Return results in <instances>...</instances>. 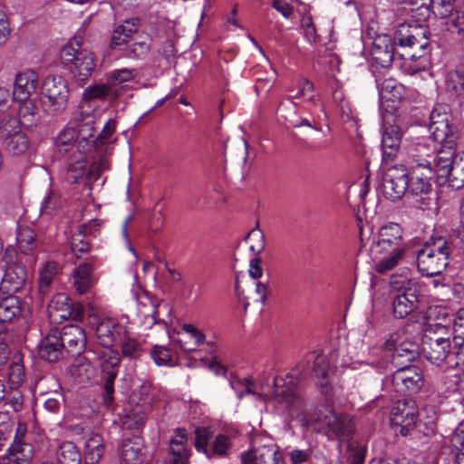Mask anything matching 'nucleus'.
Instances as JSON below:
<instances>
[{
  "instance_id": "nucleus-31",
  "label": "nucleus",
  "mask_w": 464,
  "mask_h": 464,
  "mask_svg": "<svg viewBox=\"0 0 464 464\" xmlns=\"http://www.w3.org/2000/svg\"><path fill=\"white\" fill-rule=\"evenodd\" d=\"M179 335L180 348L185 352L195 351L206 339L205 334L190 324H183Z\"/></svg>"
},
{
  "instance_id": "nucleus-35",
  "label": "nucleus",
  "mask_w": 464,
  "mask_h": 464,
  "mask_svg": "<svg viewBox=\"0 0 464 464\" xmlns=\"http://www.w3.org/2000/svg\"><path fill=\"white\" fill-rule=\"evenodd\" d=\"M86 461L96 464L104 454L103 438L99 433L92 432L85 441Z\"/></svg>"
},
{
  "instance_id": "nucleus-49",
  "label": "nucleus",
  "mask_w": 464,
  "mask_h": 464,
  "mask_svg": "<svg viewBox=\"0 0 464 464\" xmlns=\"http://www.w3.org/2000/svg\"><path fill=\"white\" fill-rule=\"evenodd\" d=\"M213 432L209 428L198 427L195 430V441L194 446L197 451L206 454L208 458H210L208 443L212 439Z\"/></svg>"
},
{
  "instance_id": "nucleus-17",
  "label": "nucleus",
  "mask_w": 464,
  "mask_h": 464,
  "mask_svg": "<svg viewBox=\"0 0 464 464\" xmlns=\"http://www.w3.org/2000/svg\"><path fill=\"white\" fill-rule=\"evenodd\" d=\"M437 144L429 139H423L411 144L407 150L406 169H430L433 154Z\"/></svg>"
},
{
  "instance_id": "nucleus-54",
  "label": "nucleus",
  "mask_w": 464,
  "mask_h": 464,
  "mask_svg": "<svg viewBox=\"0 0 464 464\" xmlns=\"http://www.w3.org/2000/svg\"><path fill=\"white\" fill-rule=\"evenodd\" d=\"M121 342V353L124 357L135 359L140 356L142 347L140 343L134 338L124 335Z\"/></svg>"
},
{
  "instance_id": "nucleus-42",
  "label": "nucleus",
  "mask_w": 464,
  "mask_h": 464,
  "mask_svg": "<svg viewBox=\"0 0 464 464\" xmlns=\"http://www.w3.org/2000/svg\"><path fill=\"white\" fill-rule=\"evenodd\" d=\"M403 86L394 79H385L380 85V95L387 101L396 102L402 97Z\"/></svg>"
},
{
  "instance_id": "nucleus-61",
  "label": "nucleus",
  "mask_w": 464,
  "mask_h": 464,
  "mask_svg": "<svg viewBox=\"0 0 464 464\" xmlns=\"http://www.w3.org/2000/svg\"><path fill=\"white\" fill-rule=\"evenodd\" d=\"M8 379L14 385L24 382L25 378L24 366L21 362H13L8 368Z\"/></svg>"
},
{
  "instance_id": "nucleus-59",
  "label": "nucleus",
  "mask_w": 464,
  "mask_h": 464,
  "mask_svg": "<svg viewBox=\"0 0 464 464\" xmlns=\"http://www.w3.org/2000/svg\"><path fill=\"white\" fill-rule=\"evenodd\" d=\"M111 92L107 84H93L83 91L82 99L84 102H90L95 99H104Z\"/></svg>"
},
{
  "instance_id": "nucleus-7",
  "label": "nucleus",
  "mask_w": 464,
  "mask_h": 464,
  "mask_svg": "<svg viewBox=\"0 0 464 464\" xmlns=\"http://www.w3.org/2000/svg\"><path fill=\"white\" fill-rule=\"evenodd\" d=\"M42 106L46 114L62 115L67 109L70 90L67 81L58 75H48L42 85Z\"/></svg>"
},
{
  "instance_id": "nucleus-47",
  "label": "nucleus",
  "mask_w": 464,
  "mask_h": 464,
  "mask_svg": "<svg viewBox=\"0 0 464 464\" xmlns=\"http://www.w3.org/2000/svg\"><path fill=\"white\" fill-rule=\"evenodd\" d=\"M99 359L102 374H109L110 372L118 373L120 366V354L118 352L112 350L104 351Z\"/></svg>"
},
{
  "instance_id": "nucleus-30",
  "label": "nucleus",
  "mask_w": 464,
  "mask_h": 464,
  "mask_svg": "<svg viewBox=\"0 0 464 464\" xmlns=\"http://www.w3.org/2000/svg\"><path fill=\"white\" fill-rule=\"evenodd\" d=\"M21 311V300L18 296L0 292V326L6 330L4 324L12 321Z\"/></svg>"
},
{
  "instance_id": "nucleus-46",
  "label": "nucleus",
  "mask_w": 464,
  "mask_h": 464,
  "mask_svg": "<svg viewBox=\"0 0 464 464\" xmlns=\"http://www.w3.org/2000/svg\"><path fill=\"white\" fill-rule=\"evenodd\" d=\"M150 50V44L149 42H135L124 47L122 55L128 59L143 60L149 54Z\"/></svg>"
},
{
  "instance_id": "nucleus-3",
  "label": "nucleus",
  "mask_w": 464,
  "mask_h": 464,
  "mask_svg": "<svg viewBox=\"0 0 464 464\" xmlns=\"http://www.w3.org/2000/svg\"><path fill=\"white\" fill-rule=\"evenodd\" d=\"M372 251L382 256L374 265L376 272L385 274L393 269L405 252L403 229L401 225L394 222L383 225L379 230Z\"/></svg>"
},
{
  "instance_id": "nucleus-29",
  "label": "nucleus",
  "mask_w": 464,
  "mask_h": 464,
  "mask_svg": "<svg viewBox=\"0 0 464 464\" xmlns=\"http://www.w3.org/2000/svg\"><path fill=\"white\" fill-rule=\"evenodd\" d=\"M430 140L436 144H453L457 143L458 131L456 126L451 124V121L430 124Z\"/></svg>"
},
{
  "instance_id": "nucleus-48",
  "label": "nucleus",
  "mask_w": 464,
  "mask_h": 464,
  "mask_svg": "<svg viewBox=\"0 0 464 464\" xmlns=\"http://www.w3.org/2000/svg\"><path fill=\"white\" fill-rule=\"evenodd\" d=\"M6 150L14 155L24 154L29 148V139L22 130L3 145Z\"/></svg>"
},
{
  "instance_id": "nucleus-56",
  "label": "nucleus",
  "mask_w": 464,
  "mask_h": 464,
  "mask_svg": "<svg viewBox=\"0 0 464 464\" xmlns=\"http://www.w3.org/2000/svg\"><path fill=\"white\" fill-rule=\"evenodd\" d=\"M231 445V440L227 435L218 434L209 448L210 458L213 456H227Z\"/></svg>"
},
{
  "instance_id": "nucleus-63",
  "label": "nucleus",
  "mask_w": 464,
  "mask_h": 464,
  "mask_svg": "<svg viewBox=\"0 0 464 464\" xmlns=\"http://www.w3.org/2000/svg\"><path fill=\"white\" fill-rule=\"evenodd\" d=\"M140 26V19L139 17H132L125 20L122 24L118 25L116 28L128 41L138 31Z\"/></svg>"
},
{
  "instance_id": "nucleus-8",
  "label": "nucleus",
  "mask_w": 464,
  "mask_h": 464,
  "mask_svg": "<svg viewBox=\"0 0 464 464\" xmlns=\"http://www.w3.org/2000/svg\"><path fill=\"white\" fill-rule=\"evenodd\" d=\"M1 262L4 263L5 274L0 283V292L14 295L22 291L26 285L27 271L18 252L11 246L6 247Z\"/></svg>"
},
{
  "instance_id": "nucleus-62",
  "label": "nucleus",
  "mask_w": 464,
  "mask_h": 464,
  "mask_svg": "<svg viewBox=\"0 0 464 464\" xmlns=\"http://www.w3.org/2000/svg\"><path fill=\"white\" fill-rule=\"evenodd\" d=\"M451 121L449 106L437 104L430 114V124H436L438 121L446 122Z\"/></svg>"
},
{
  "instance_id": "nucleus-11",
  "label": "nucleus",
  "mask_w": 464,
  "mask_h": 464,
  "mask_svg": "<svg viewBox=\"0 0 464 464\" xmlns=\"http://www.w3.org/2000/svg\"><path fill=\"white\" fill-rule=\"evenodd\" d=\"M420 290L416 284L410 280L403 281L394 287L391 294L392 310L394 318L404 319L418 307Z\"/></svg>"
},
{
  "instance_id": "nucleus-15",
  "label": "nucleus",
  "mask_w": 464,
  "mask_h": 464,
  "mask_svg": "<svg viewBox=\"0 0 464 464\" xmlns=\"http://www.w3.org/2000/svg\"><path fill=\"white\" fill-rule=\"evenodd\" d=\"M408 183L404 165L390 168L383 176V196L392 202L400 200L408 192Z\"/></svg>"
},
{
  "instance_id": "nucleus-39",
  "label": "nucleus",
  "mask_w": 464,
  "mask_h": 464,
  "mask_svg": "<svg viewBox=\"0 0 464 464\" xmlns=\"http://www.w3.org/2000/svg\"><path fill=\"white\" fill-rule=\"evenodd\" d=\"M21 125V121L15 116L5 115L1 118L0 140L3 145L22 130Z\"/></svg>"
},
{
  "instance_id": "nucleus-51",
  "label": "nucleus",
  "mask_w": 464,
  "mask_h": 464,
  "mask_svg": "<svg viewBox=\"0 0 464 464\" xmlns=\"http://www.w3.org/2000/svg\"><path fill=\"white\" fill-rule=\"evenodd\" d=\"M450 321L452 324V335L455 346L461 345L464 341V308L459 309Z\"/></svg>"
},
{
  "instance_id": "nucleus-55",
  "label": "nucleus",
  "mask_w": 464,
  "mask_h": 464,
  "mask_svg": "<svg viewBox=\"0 0 464 464\" xmlns=\"http://www.w3.org/2000/svg\"><path fill=\"white\" fill-rule=\"evenodd\" d=\"M455 3L456 0L432 1L430 11H431L436 17L444 19L455 11Z\"/></svg>"
},
{
  "instance_id": "nucleus-18",
  "label": "nucleus",
  "mask_w": 464,
  "mask_h": 464,
  "mask_svg": "<svg viewBox=\"0 0 464 464\" xmlns=\"http://www.w3.org/2000/svg\"><path fill=\"white\" fill-rule=\"evenodd\" d=\"M56 334L60 335L61 343L64 346L65 353L72 355L81 354L86 346V334L78 324H67L63 328H53Z\"/></svg>"
},
{
  "instance_id": "nucleus-4",
  "label": "nucleus",
  "mask_w": 464,
  "mask_h": 464,
  "mask_svg": "<svg viewBox=\"0 0 464 464\" xmlns=\"http://www.w3.org/2000/svg\"><path fill=\"white\" fill-rule=\"evenodd\" d=\"M453 244L443 237H431L417 252V266L427 277L440 275L449 266Z\"/></svg>"
},
{
  "instance_id": "nucleus-21",
  "label": "nucleus",
  "mask_w": 464,
  "mask_h": 464,
  "mask_svg": "<svg viewBox=\"0 0 464 464\" xmlns=\"http://www.w3.org/2000/svg\"><path fill=\"white\" fill-rule=\"evenodd\" d=\"M188 432L184 428H178L169 440L168 458L170 464H189L192 455L188 444Z\"/></svg>"
},
{
  "instance_id": "nucleus-57",
  "label": "nucleus",
  "mask_w": 464,
  "mask_h": 464,
  "mask_svg": "<svg viewBox=\"0 0 464 464\" xmlns=\"http://www.w3.org/2000/svg\"><path fill=\"white\" fill-rule=\"evenodd\" d=\"M150 356L158 366L169 365L173 360L172 352L167 346L155 345Z\"/></svg>"
},
{
  "instance_id": "nucleus-40",
  "label": "nucleus",
  "mask_w": 464,
  "mask_h": 464,
  "mask_svg": "<svg viewBox=\"0 0 464 464\" xmlns=\"http://www.w3.org/2000/svg\"><path fill=\"white\" fill-rule=\"evenodd\" d=\"M415 46L419 47L418 52L415 51L411 53H407L409 58L412 61V64H411L412 73L429 70L431 65L430 56L429 52L427 51L429 47V43L427 42V44L425 45L424 48H420L419 44H415Z\"/></svg>"
},
{
  "instance_id": "nucleus-38",
  "label": "nucleus",
  "mask_w": 464,
  "mask_h": 464,
  "mask_svg": "<svg viewBox=\"0 0 464 464\" xmlns=\"http://www.w3.org/2000/svg\"><path fill=\"white\" fill-rule=\"evenodd\" d=\"M446 21V30L464 42V8H458L450 14Z\"/></svg>"
},
{
  "instance_id": "nucleus-53",
  "label": "nucleus",
  "mask_w": 464,
  "mask_h": 464,
  "mask_svg": "<svg viewBox=\"0 0 464 464\" xmlns=\"http://www.w3.org/2000/svg\"><path fill=\"white\" fill-rule=\"evenodd\" d=\"M246 241L249 244V249L255 255H259L265 249V235L258 227L252 229L247 234Z\"/></svg>"
},
{
  "instance_id": "nucleus-43",
  "label": "nucleus",
  "mask_w": 464,
  "mask_h": 464,
  "mask_svg": "<svg viewBox=\"0 0 464 464\" xmlns=\"http://www.w3.org/2000/svg\"><path fill=\"white\" fill-rule=\"evenodd\" d=\"M446 90L451 97L464 95V74L458 71L450 72L446 77Z\"/></svg>"
},
{
  "instance_id": "nucleus-37",
  "label": "nucleus",
  "mask_w": 464,
  "mask_h": 464,
  "mask_svg": "<svg viewBox=\"0 0 464 464\" xmlns=\"http://www.w3.org/2000/svg\"><path fill=\"white\" fill-rule=\"evenodd\" d=\"M58 464H82V454L72 441H63L57 451Z\"/></svg>"
},
{
  "instance_id": "nucleus-50",
  "label": "nucleus",
  "mask_w": 464,
  "mask_h": 464,
  "mask_svg": "<svg viewBox=\"0 0 464 464\" xmlns=\"http://www.w3.org/2000/svg\"><path fill=\"white\" fill-rule=\"evenodd\" d=\"M116 124L115 120L109 119L99 135L92 140V148L99 150L102 146L108 144L116 130Z\"/></svg>"
},
{
  "instance_id": "nucleus-6",
  "label": "nucleus",
  "mask_w": 464,
  "mask_h": 464,
  "mask_svg": "<svg viewBox=\"0 0 464 464\" xmlns=\"http://www.w3.org/2000/svg\"><path fill=\"white\" fill-rule=\"evenodd\" d=\"M424 383L423 371L419 366L396 369L383 379V386L387 391L402 396L419 393Z\"/></svg>"
},
{
  "instance_id": "nucleus-10",
  "label": "nucleus",
  "mask_w": 464,
  "mask_h": 464,
  "mask_svg": "<svg viewBox=\"0 0 464 464\" xmlns=\"http://www.w3.org/2000/svg\"><path fill=\"white\" fill-rule=\"evenodd\" d=\"M408 183V194L412 198V203L419 208H429L432 201L431 179L435 178L429 168L406 169Z\"/></svg>"
},
{
  "instance_id": "nucleus-33",
  "label": "nucleus",
  "mask_w": 464,
  "mask_h": 464,
  "mask_svg": "<svg viewBox=\"0 0 464 464\" xmlns=\"http://www.w3.org/2000/svg\"><path fill=\"white\" fill-rule=\"evenodd\" d=\"M7 464H31L34 458V447L30 443H12L7 450Z\"/></svg>"
},
{
  "instance_id": "nucleus-16",
  "label": "nucleus",
  "mask_w": 464,
  "mask_h": 464,
  "mask_svg": "<svg viewBox=\"0 0 464 464\" xmlns=\"http://www.w3.org/2000/svg\"><path fill=\"white\" fill-rule=\"evenodd\" d=\"M456 148L457 143L436 146V152L431 158L430 170L440 185L446 183L450 168L457 158Z\"/></svg>"
},
{
  "instance_id": "nucleus-19",
  "label": "nucleus",
  "mask_w": 464,
  "mask_h": 464,
  "mask_svg": "<svg viewBox=\"0 0 464 464\" xmlns=\"http://www.w3.org/2000/svg\"><path fill=\"white\" fill-rule=\"evenodd\" d=\"M95 334L100 344L110 348L123 339L127 334V329L117 319L107 317L97 324Z\"/></svg>"
},
{
  "instance_id": "nucleus-32",
  "label": "nucleus",
  "mask_w": 464,
  "mask_h": 464,
  "mask_svg": "<svg viewBox=\"0 0 464 464\" xmlns=\"http://www.w3.org/2000/svg\"><path fill=\"white\" fill-rule=\"evenodd\" d=\"M16 245L19 250V256H32L38 247L39 242L36 233L31 227L20 226L17 228Z\"/></svg>"
},
{
  "instance_id": "nucleus-25",
  "label": "nucleus",
  "mask_w": 464,
  "mask_h": 464,
  "mask_svg": "<svg viewBox=\"0 0 464 464\" xmlns=\"http://www.w3.org/2000/svg\"><path fill=\"white\" fill-rule=\"evenodd\" d=\"M60 338L62 337L56 334L54 329H51L37 345L39 357L49 362L59 361L65 353Z\"/></svg>"
},
{
  "instance_id": "nucleus-14",
  "label": "nucleus",
  "mask_w": 464,
  "mask_h": 464,
  "mask_svg": "<svg viewBox=\"0 0 464 464\" xmlns=\"http://www.w3.org/2000/svg\"><path fill=\"white\" fill-rule=\"evenodd\" d=\"M421 353L430 363L441 366L451 353L450 336H439L436 332L433 334H425L422 339Z\"/></svg>"
},
{
  "instance_id": "nucleus-60",
  "label": "nucleus",
  "mask_w": 464,
  "mask_h": 464,
  "mask_svg": "<svg viewBox=\"0 0 464 464\" xmlns=\"http://www.w3.org/2000/svg\"><path fill=\"white\" fill-rule=\"evenodd\" d=\"M95 128L93 117L87 121L81 123L78 128L77 139L92 147V140L94 138Z\"/></svg>"
},
{
  "instance_id": "nucleus-52",
  "label": "nucleus",
  "mask_w": 464,
  "mask_h": 464,
  "mask_svg": "<svg viewBox=\"0 0 464 464\" xmlns=\"http://www.w3.org/2000/svg\"><path fill=\"white\" fill-rule=\"evenodd\" d=\"M347 464H364L367 449L365 446L350 441L347 446Z\"/></svg>"
},
{
  "instance_id": "nucleus-41",
  "label": "nucleus",
  "mask_w": 464,
  "mask_h": 464,
  "mask_svg": "<svg viewBox=\"0 0 464 464\" xmlns=\"http://www.w3.org/2000/svg\"><path fill=\"white\" fill-rule=\"evenodd\" d=\"M87 225L83 224L79 227L78 232L72 236L71 249L77 257L90 251L91 244L87 239Z\"/></svg>"
},
{
  "instance_id": "nucleus-2",
  "label": "nucleus",
  "mask_w": 464,
  "mask_h": 464,
  "mask_svg": "<svg viewBox=\"0 0 464 464\" xmlns=\"http://www.w3.org/2000/svg\"><path fill=\"white\" fill-rule=\"evenodd\" d=\"M420 29L409 24H401L394 33L393 38L388 35L379 36L374 40L372 47V56L374 63L382 68L391 66L396 46L413 49L415 44L424 48L427 38L420 36Z\"/></svg>"
},
{
  "instance_id": "nucleus-44",
  "label": "nucleus",
  "mask_w": 464,
  "mask_h": 464,
  "mask_svg": "<svg viewBox=\"0 0 464 464\" xmlns=\"http://www.w3.org/2000/svg\"><path fill=\"white\" fill-rule=\"evenodd\" d=\"M63 204L61 195L55 190H51L42 203L40 213L42 216H53L63 208Z\"/></svg>"
},
{
  "instance_id": "nucleus-34",
  "label": "nucleus",
  "mask_w": 464,
  "mask_h": 464,
  "mask_svg": "<svg viewBox=\"0 0 464 464\" xmlns=\"http://www.w3.org/2000/svg\"><path fill=\"white\" fill-rule=\"evenodd\" d=\"M20 105L18 109V121L25 128L36 126L40 121L39 110L36 102L34 99L17 101Z\"/></svg>"
},
{
  "instance_id": "nucleus-58",
  "label": "nucleus",
  "mask_w": 464,
  "mask_h": 464,
  "mask_svg": "<svg viewBox=\"0 0 464 464\" xmlns=\"http://www.w3.org/2000/svg\"><path fill=\"white\" fill-rule=\"evenodd\" d=\"M103 375L102 400L106 406H111L114 401V382L117 378V372H110Z\"/></svg>"
},
{
  "instance_id": "nucleus-64",
  "label": "nucleus",
  "mask_w": 464,
  "mask_h": 464,
  "mask_svg": "<svg viewBox=\"0 0 464 464\" xmlns=\"http://www.w3.org/2000/svg\"><path fill=\"white\" fill-rule=\"evenodd\" d=\"M136 74V70L123 68L111 72L109 79L112 84H121L134 79Z\"/></svg>"
},
{
  "instance_id": "nucleus-12",
  "label": "nucleus",
  "mask_w": 464,
  "mask_h": 464,
  "mask_svg": "<svg viewBox=\"0 0 464 464\" xmlns=\"http://www.w3.org/2000/svg\"><path fill=\"white\" fill-rule=\"evenodd\" d=\"M419 419V409L412 399L397 401L391 410V423L392 429L401 436H408L416 426Z\"/></svg>"
},
{
  "instance_id": "nucleus-13",
  "label": "nucleus",
  "mask_w": 464,
  "mask_h": 464,
  "mask_svg": "<svg viewBox=\"0 0 464 464\" xmlns=\"http://www.w3.org/2000/svg\"><path fill=\"white\" fill-rule=\"evenodd\" d=\"M50 317L60 323L66 320L81 322L84 317L82 303L72 301L67 295L59 293L53 296L48 305Z\"/></svg>"
},
{
  "instance_id": "nucleus-20",
  "label": "nucleus",
  "mask_w": 464,
  "mask_h": 464,
  "mask_svg": "<svg viewBox=\"0 0 464 464\" xmlns=\"http://www.w3.org/2000/svg\"><path fill=\"white\" fill-rule=\"evenodd\" d=\"M95 261L96 256H91L80 263L72 272L73 288L80 295L88 293L97 282L94 274Z\"/></svg>"
},
{
  "instance_id": "nucleus-28",
  "label": "nucleus",
  "mask_w": 464,
  "mask_h": 464,
  "mask_svg": "<svg viewBox=\"0 0 464 464\" xmlns=\"http://www.w3.org/2000/svg\"><path fill=\"white\" fill-rule=\"evenodd\" d=\"M419 357V348L415 343H401L392 355V364L396 369L415 366L412 364Z\"/></svg>"
},
{
  "instance_id": "nucleus-5",
  "label": "nucleus",
  "mask_w": 464,
  "mask_h": 464,
  "mask_svg": "<svg viewBox=\"0 0 464 464\" xmlns=\"http://www.w3.org/2000/svg\"><path fill=\"white\" fill-rule=\"evenodd\" d=\"M60 58L65 70L80 83H85L97 66L94 53L82 48L81 39L76 37L62 48Z\"/></svg>"
},
{
  "instance_id": "nucleus-23",
  "label": "nucleus",
  "mask_w": 464,
  "mask_h": 464,
  "mask_svg": "<svg viewBox=\"0 0 464 464\" xmlns=\"http://www.w3.org/2000/svg\"><path fill=\"white\" fill-rule=\"evenodd\" d=\"M145 459L144 440L139 435L122 440L120 447L121 464H141Z\"/></svg>"
},
{
  "instance_id": "nucleus-27",
  "label": "nucleus",
  "mask_w": 464,
  "mask_h": 464,
  "mask_svg": "<svg viewBox=\"0 0 464 464\" xmlns=\"http://www.w3.org/2000/svg\"><path fill=\"white\" fill-rule=\"evenodd\" d=\"M403 131L397 124L384 125L382 146L384 161L393 160L401 142Z\"/></svg>"
},
{
  "instance_id": "nucleus-26",
  "label": "nucleus",
  "mask_w": 464,
  "mask_h": 464,
  "mask_svg": "<svg viewBox=\"0 0 464 464\" xmlns=\"http://www.w3.org/2000/svg\"><path fill=\"white\" fill-rule=\"evenodd\" d=\"M312 372L313 376L317 380L322 394L326 397L333 395V386L330 382V374L334 372L332 366L327 359L321 354L314 355Z\"/></svg>"
},
{
  "instance_id": "nucleus-45",
  "label": "nucleus",
  "mask_w": 464,
  "mask_h": 464,
  "mask_svg": "<svg viewBox=\"0 0 464 464\" xmlns=\"http://www.w3.org/2000/svg\"><path fill=\"white\" fill-rule=\"evenodd\" d=\"M165 207L158 201L148 218V230L153 234L161 230L165 224Z\"/></svg>"
},
{
  "instance_id": "nucleus-36",
  "label": "nucleus",
  "mask_w": 464,
  "mask_h": 464,
  "mask_svg": "<svg viewBox=\"0 0 464 464\" xmlns=\"http://www.w3.org/2000/svg\"><path fill=\"white\" fill-rule=\"evenodd\" d=\"M446 183L455 189L464 187V151L457 154L454 163L450 168Z\"/></svg>"
},
{
  "instance_id": "nucleus-9",
  "label": "nucleus",
  "mask_w": 464,
  "mask_h": 464,
  "mask_svg": "<svg viewBox=\"0 0 464 464\" xmlns=\"http://www.w3.org/2000/svg\"><path fill=\"white\" fill-rule=\"evenodd\" d=\"M73 132L60 133L56 147L60 154L68 155L66 179L71 183H77L86 172L87 160L84 152L79 147L70 142L73 139Z\"/></svg>"
},
{
  "instance_id": "nucleus-22",
  "label": "nucleus",
  "mask_w": 464,
  "mask_h": 464,
  "mask_svg": "<svg viewBox=\"0 0 464 464\" xmlns=\"http://www.w3.org/2000/svg\"><path fill=\"white\" fill-rule=\"evenodd\" d=\"M241 464H285L276 445H263L241 454Z\"/></svg>"
},
{
  "instance_id": "nucleus-1",
  "label": "nucleus",
  "mask_w": 464,
  "mask_h": 464,
  "mask_svg": "<svg viewBox=\"0 0 464 464\" xmlns=\"http://www.w3.org/2000/svg\"><path fill=\"white\" fill-rule=\"evenodd\" d=\"M303 372L304 366L297 365L285 376H276L271 401L290 419L298 420L305 428L312 427L316 422L322 423L321 431L328 440H338L340 444L352 441L356 428L349 414L329 411L315 419L308 411L301 383L304 376Z\"/></svg>"
},
{
  "instance_id": "nucleus-24",
  "label": "nucleus",
  "mask_w": 464,
  "mask_h": 464,
  "mask_svg": "<svg viewBox=\"0 0 464 464\" xmlns=\"http://www.w3.org/2000/svg\"><path fill=\"white\" fill-rule=\"evenodd\" d=\"M39 84L38 73L26 70L16 74L14 83L13 97L14 101L30 99Z\"/></svg>"
}]
</instances>
